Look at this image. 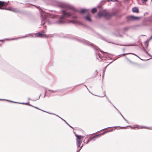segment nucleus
Here are the masks:
<instances>
[{
	"mask_svg": "<svg viewBox=\"0 0 152 152\" xmlns=\"http://www.w3.org/2000/svg\"><path fill=\"white\" fill-rule=\"evenodd\" d=\"M62 11L63 15L60 18V20L56 22V23L58 24H62L65 23L66 22L64 21V20L66 18L72 17L73 18H77L76 16L73 15V13L72 12H68L64 10H63Z\"/></svg>",
	"mask_w": 152,
	"mask_h": 152,
	"instance_id": "obj_1",
	"label": "nucleus"
},
{
	"mask_svg": "<svg viewBox=\"0 0 152 152\" xmlns=\"http://www.w3.org/2000/svg\"><path fill=\"white\" fill-rule=\"evenodd\" d=\"M41 22L43 26L46 27V26H44L45 24H50V23L49 21V19L47 17V16L44 14L42 13L41 15Z\"/></svg>",
	"mask_w": 152,
	"mask_h": 152,
	"instance_id": "obj_2",
	"label": "nucleus"
},
{
	"mask_svg": "<svg viewBox=\"0 0 152 152\" xmlns=\"http://www.w3.org/2000/svg\"><path fill=\"white\" fill-rule=\"evenodd\" d=\"M98 15L100 17L104 16L107 19L110 18L111 16V15L107 12L106 10L100 11L98 13Z\"/></svg>",
	"mask_w": 152,
	"mask_h": 152,
	"instance_id": "obj_3",
	"label": "nucleus"
},
{
	"mask_svg": "<svg viewBox=\"0 0 152 152\" xmlns=\"http://www.w3.org/2000/svg\"><path fill=\"white\" fill-rule=\"evenodd\" d=\"M75 136L77 137L76 139L77 142V147H79L80 146V144L82 142V140H81L82 138L84 137L83 136L81 135H78L77 134H75Z\"/></svg>",
	"mask_w": 152,
	"mask_h": 152,
	"instance_id": "obj_4",
	"label": "nucleus"
},
{
	"mask_svg": "<svg viewBox=\"0 0 152 152\" xmlns=\"http://www.w3.org/2000/svg\"><path fill=\"white\" fill-rule=\"evenodd\" d=\"M68 7L69 9H71V10L72 11H74L75 12H79L80 13H85L86 11H88V10L86 9H82L80 11H78L77 10L75 9L73 7H72L70 6H68Z\"/></svg>",
	"mask_w": 152,
	"mask_h": 152,
	"instance_id": "obj_5",
	"label": "nucleus"
},
{
	"mask_svg": "<svg viewBox=\"0 0 152 152\" xmlns=\"http://www.w3.org/2000/svg\"><path fill=\"white\" fill-rule=\"evenodd\" d=\"M126 18L128 22L134 21L139 19V17H135L133 16H127Z\"/></svg>",
	"mask_w": 152,
	"mask_h": 152,
	"instance_id": "obj_6",
	"label": "nucleus"
},
{
	"mask_svg": "<svg viewBox=\"0 0 152 152\" xmlns=\"http://www.w3.org/2000/svg\"><path fill=\"white\" fill-rule=\"evenodd\" d=\"M35 36L36 37H38L41 38L49 37H50L48 35H46L45 34H43L41 32H38L35 34Z\"/></svg>",
	"mask_w": 152,
	"mask_h": 152,
	"instance_id": "obj_7",
	"label": "nucleus"
},
{
	"mask_svg": "<svg viewBox=\"0 0 152 152\" xmlns=\"http://www.w3.org/2000/svg\"><path fill=\"white\" fill-rule=\"evenodd\" d=\"M77 41L80 42H81L84 44L88 45H91V46H93L92 44L89 42L88 41H86L84 39H77Z\"/></svg>",
	"mask_w": 152,
	"mask_h": 152,
	"instance_id": "obj_8",
	"label": "nucleus"
},
{
	"mask_svg": "<svg viewBox=\"0 0 152 152\" xmlns=\"http://www.w3.org/2000/svg\"><path fill=\"white\" fill-rule=\"evenodd\" d=\"M7 4V3L6 2L5 3L4 1H0V9H4L2 8L3 7L6 6Z\"/></svg>",
	"mask_w": 152,
	"mask_h": 152,
	"instance_id": "obj_9",
	"label": "nucleus"
},
{
	"mask_svg": "<svg viewBox=\"0 0 152 152\" xmlns=\"http://www.w3.org/2000/svg\"><path fill=\"white\" fill-rule=\"evenodd\" d=\"M97 137V135H96L93 136V137H89V138L87 142H86V143H88L89 141H91L92 140H95V138Z\"/></svg>",
	"mask_w": 152,
	"mask_h": 152,
	"instance_id": "obj_10",
	"label": "nucleus"
},
{
	"mask_svg": "<svg viewBox=\"0 0 152 152\" xmlns=\"http://www.w3.org/2000/svg\"><path fill=\"white\" fill-rule=\"evenodd\" d=\"M85 19L91 22V18L90 16L89 15H88L85 17Z\"/></svg>",
	"mask_w": 152,
	"mask_h": 152,
	"instance_id": "obj_11",
	"label": "nucleus"
},
{
	"mask_svg": "<svg viewBox=\"0 0 152 152\" xmlns=\"http://www.w3.org/2000/svg\"><path fill=\"white\" fill-rule=\"evenodd\" d=\"M132 10L133 12L138 13L139 12V10L137 7H134L132 8Z\"/></svg>",
	"mask_w": 152,
	"mask_h": 152,
	"instance_id": "obj_12",
	"label": "nucleus"
},
{
	"mask_svg": "<svg viewBox=\"0 0 152 152\" xmlns=\"http://www.w3.org/2000/svg\"><path fill=\"white\" fill-rule=\"evenodd\" d=\"M6 10H11L12 11L15 12H18V11L17 10L16 8H12L11 9L10 8H8L7 9H5Z\"/></svg>",
	"mask_w": 152,
	"mask_h": 152,
	"instance_id": "obj_13",
	"label": "nucleus"
},
{
	"mask_svg": "<svg viewBox=\"0 0 152 152\" xmlns=\"http://www.w3.org/2000/svg\"><path fill=\"white\" fill-rule=\"evenodd\" d=\"M107 99H108V101H109V102L110 103H111L113 105V106L118 111V112H119V113H120V115H122V114L119 111V110L112 104V103H111V101L110 100L108 99V98H107Z\"/></svg>",
	"mask_w": 152,
	"mask_h": 152,
	"instance_id": "obj_14",
	"label": "nucleus"
},
{
	"mask_svg": "<svg viewBox=\"0 0 152 152\" xmlns=\"http://www.w3.org/2000/svg\"><path fill=\"white\" fill-rule=\"evenodd\" d=\"M48 91H49L51 92V93H55L58 92V90L53 91V90H49Z\"/></svg>",
	"mask_w": 152,
	"mask_h": 152,
	"instance_id": "obj_15",
	"label": "nucleus"
},
{
	"mask_svg": "<svg viewBox=\"0 0 152 152\" xmlns=\"http://www.w3.org/2000/svg\"><path fill=\"white\" fill-rule=\"evenodd\" d=\"M96 12V9L95 8H93L92 10V13H94Z\"/></svg>",
	"mask_w": 152,
	"mask_h": 152,
	"instance_id": "obj_16",
	"label": "nucleus"
},
{
	"mask_svg": "<svg viewBox=\"0 0 152 152\" xmlns=\"http://www.w3.org/2000/svg\"><path fill=\"white\" fill-rule=\"evenodd\" d=\"M58 6L61 8H64L66 7L65 5L64 4H61L60 5Z\"/></svg>",
	"mask_w": 152,
	"mask_h": 152,
	"instance_id": "obj_17",
	"label": "nucleus"
},
{
	"mask_svg": "<svg viewBox=\"0 0 152 152\" xmlns=\"http://www.w3.org/2000/svg\"><path fill=\"white\" fill-rule=\"evenodd\" d=\"M133 54L137 56L136 54H134V53H124V54H122V55H127V54Z\"/></svg>",
	"mask_w": 152,
	"mask_h": 152,
	"instance_id": "obj_18",
	"label": "nucleus"
},
{
	"mask_svg": "<svg viewBox=\"0 0 152 152\" xmlns=\"http://www.w3.org/2000/svg\"><path fill=\"white\" fill-rule=\"evenodd\" d=\"M96 58L97 59H98V57H99V58H100V57L99 54H96Z\"/></svg>",
	"mask_w": 152,
	"mask_h": 152,
	"instance_id": "obj_19",
	"label": "nucleus"
},
{
	"mask_svg": "<svg viewBox=\"0 0 152 152\" xmlns=\"http://www.w3.org/2000/svg\"><path fill=\"white\" fill-rule=\"evenodd\" d=\"M68 23H75V22L73 20H70L69 21V22Z\"/></svg>",
	"mask_w": 152,
	"mask_h": 152,
	"instance_id": "obj_20",
	"label": "nucleus"
},
{
	"mask_svg": "<svg viewBox=\"0 0 152 152\" xmlns=\"http://www.w3.org/2000/svg\"><path fill=\"white\" fill-rule=\"evenodd\" d=\"M121 116H122V117L124 119V120H125V121H126L127 123H128V121L122 115H121Z\"/></svg>",
	"mask_w": 152,
	"mask_h": 152,
	"instance_id": "obj_21",
	"label": "nucleus"
},
{
	"mask_svg": "<svg viewBox=\"0 0 152 152\" xmlns=\"http://www.w3.org/2000/svg\"><path fill=\"white\" fill-rule=\"evenodd\" d=\"M145 128H146L147 129H152V127H145Z\"/></svg>",
	"mask_w": 152,
	"mask_h": 152,
	"instance_id": "obj_22",
	"label": "nucleus"
},
{
	"mask_svg": "<svg viewBox=\"0 0 152 152\" xmlns=\"http://www.w3.org/2000/svg\"><path fill=\"white\" fill-rule=\"evenodd\" d=\"M18 103H19V104H28V103H20V102H18Z\"/></svg>",
	"mask_w": 152,
	"mask_h": 152,
	"instance_id": "obj_23",
	"label": "nucleus"
},
{
	"mask_svg": "<svg viewBox=\"0 0 152 152\" xmlns=\"http://www.w3.org/2000/svg\"><path fill=\"white\" fill-rule=\"evenodd\" d=\"M40 96H41V95H39V97L38 98L36 99H35V100H32V101H36L37 100V99H39V98H40Z\"/></svg>",
	"mask_w": 152,
	"mask_h": 152,
	"instance_id": "obj_24",
	"label": "nucleus"
},
{
	"mask_svg": "<svg viewBox=\"0 0 152 152\" xmlns=\"http://www.w3.org/2000/svg\"><path fill=\"white\" fill-rule=\"evenodd\" d=\"M64 122L67 124L68 126H70V125H69V124H68V123L65 120H64Z\"/></svg>",
	"mask_w": 152,
	"mask_h": 152,
	"instance_id": "obj_25",
	"label": "nucleus"
},
{
	"mask_svg": "<svg viewBox=\"0 0 152 152\" xmlns=\"http://www.w3.org/2000/svg\"><path fill=\"white\" fill-rule=\"evenodd\" d=\"M52 114H53V115H55V114H53V113H52ZM56 115V116H58V117H59L60 118H61V119H62V120H63V121H64V119H63V118H61L60 117L58 116V115Z\"/></svg>",
	"mask_w": 152,
	"mask_h": 152,
	"instance_id": "obj_26",
	"label": "nucleus"
},
{
	"mask_svg": "<svg viewBox=\"0 0 152 152\" xmlns=\"http://www.w3.org/2000/svg\"><path fill=\"white\" fill-rule=\"evenodd\" d=\"M143 2H146L147 0H141Z\"/></svg>",
	"mask_w": 152,
	"mask_h": 152,
	"instance_id": "obj_27",
	"label": "nucleus"
},
{
	"mask_svg": "<svg viewBox=\"0 0 152 152\" xmlns=\"http://www.w3.org/2000/svg\"><path fill=\"white\" fill-rule=\"evenodd\" d=\"M114 127V126H113V127H107V128H105V129H102L101 130H104V129H107V128H111V127Z\"/></svg>",
	"mask_w": 152,
	"mask_h": 152,
	"instance_id": "obj_28",
	"label": "nucleus"
},
{
	"mask_svg": "<svg viewBox=\"0 0 152 152\" xmlns=\"http://www.w3.org/2000/svg\"><path fill=\"white\" fill-rule=\"evenodd\" d=\"M27 37H28L27 36H24L22 37H20V38H23Z\"/></svg>",
	"mask_w": 152,
	"mask_h": 152,
	"instance_id": "obj_29",
	"label": "nucleus"
},
{
	"mask_svg": "<svg viewBox=\"0 0 152 152\" xmlns=\"http://www.w3.org/2000/svg\"><path fill=\"white\" fill-rule=\"evenodd\" d=\"M105 95V93H104V96H100V97H104Z\"/></svg>",
	"mask_w": 152,
	"mask_h": 152,
	"instance_id": "obj_30",
	"label": "nucleus"
},
{
	"mask_svg": "<svg viewBox=\"0 0 152 152\" xmlns=\"http://www.w3.org/2000/svg\"><path fill=\"white\" fill-rule=\"evenodd\" d=\"M34 107L35 108H36V109H39V110H40V109H39V108H38V107Z\"/></svg>",
	"mask_w": 152,
	"mask_h": 152,
	"instance_id": "obj_31",
	"label": "nucleus"
},
{
	"mask_svg": "<svg viewBox=\"0 0 152 152\" xmlns=\"http://www.w3.org/2000/svg\"><path fill=\"white\" fill-rule=\"evenodd\" d=\"M29 105L30 106H32V107H34V106H33L32 105H31V104H29Z\"/></svg>",
	"mask_w": 152,
	"mask_h": 152,
	"instance_id": "obj_32",
	"label": "nucleus"
},
{
	"mask_svg": "<svg viewBox=\"0 0 152 152\" xmlns=\"http://www.w3.org/2000/svg\"><path fill=\"white\" fill-rule=\"evenodd\" d=\"M45 94H46V90H45Z\"/></svg>",
	"mask_w": 152,
	"mask_h": 152,
	"instance_id": "obj_33",
	"label": "nucleus"
},
{
	"mask_svg": "<svg viewBox=\"0 0 152 152\" xmlns=\"http://www.w3.org/2000/svg\"><path fill=\"white\" fill-rule=\"evenodd\" d=\"M10 101L11 102H14V103H17V102H13V101Z\"/></svg>",
	"mask_w": 152,
	"mask_h": 152,
	"instance_id": "obj_34",
	"label": "nucleus"
},
{
	"mask_svg": "<svg viewBox=\"0 0 152 152\" xmlns=\"http://www.w3.org/2000/svg\"><path fill=\"white\" fill-rule=\"evenodd\" d=\"M105 71H103V76L104 75V73Z\"/></svg>",
	"mask_w": 152,
	"mask_h": 152,
	"instance_id": "obj_35",
	"label": "nucleus"
},
{
	"mask_svg": "<svg viewBox=\"0 0 152 152\" xmlns=\"http://www.w3.org/2000/svg\"><path fill=\"white\" fill-rule=\"evenodd\" d=\"M83 146V145H82V146H80V149L81 148H82V147Z\"/></svg>",
	"mask_w": 152,
	"mask_h": 152,
	"instance_id": "obj_36",
	"label": "nucleus"
},
{
	"mask_svg": "<svg viewBox=\"0 0 152 152\" xmlns=\"http://www.w3.org/2000/svg\"><path fill=\"white\" fill-rule=\"evenodd\" d=\"M100 51L101 52H103V51H101V50H100Z\"/></svg>",
	"mask_w": 152,
	"mask_h": 152,
	"instance_id": "obj_37",
	"label": "nucleus"
},
{
	"mask_svg": "<svg viewBox=\"0 0 152 152\" xmlns=\"http://www.w3.org/2000/svg\"><path fill=\"white\" fill-rule=\"evenodd\" d=\"M0 100H5L4 99H0Z\"/></svg>",
	"mask_w": 152,
	"mask_h": 152,
	"instance_id": "obj_38",
	"label": "nucleus"
},
{
	"mask_svg": "<svg viewBox=\"0 0 152 152\" xmlns=\"http://www.w3.org/2000/svg\"><path fill=\"white\" fill-rule=\"evenodd\" d=\"M145 50V51L146 52V53H147V54H148V52H147L145 51V50Z\"/></svg>",
	"mask_w": 152,
	"mask_h": 152,
	"instance_id": "obj_39",
	"label": "nucleus"
},
{
	"mask_svg": "<svg viewBox=\"0 0 152 152\" xmlns=\"http://www.w3.org/2000/svg\"><path fill=\"white\" fill-rule=\"evenodd\" d=\"M14 39H11V40H14Z\"/></svg>",
	"mask_w": 152,
	"mask_h": 152,
	"instance_id": "obj_40",
	"label": "nucleus"
},
{
	"mask_svg": "<svg viewBox=\"0 0 152 152\" xmlns=\"http://www.w3.org/2000/svg\"><path fill=\"white\" fill-rule=\"evenodd\" d=\"M127 126L131 127L130 126Z\"/></svg>",
	"mask_w": 152,
	"mask_h": 152,
	"instance_id": "obj_41",
	"label": "nucleus"
},
{
	"mask_svg": "<svg viewBox=\"0 0 152 152\" xmlns=\"http://www.w3.org/2000/svg\"><path fill=\"white\" fill-rule=\"evenodd\" d=\"M129 45H125V46H129Z\"/></svg>",
	"mask_w": 152,
	"mask_h": 152,
	"instance_id": "obj_42",
	"label": "nucleus"
},
{
	"mask_svg": "<svg viewBox=\"0 0 152 152\" xmlns=\"http://www.w3.org/2000/svg\"><path fill=\"white\" fill-rule=\"evenodd\" d=\"M109 65V64H107V66L108 65Z\"/></svg>",
	"mask_w": 152,
	"mask_h": 152,
	"instance_id": "obj_43",
	"label": "nucleus"
},
{
	"mask_svg": "<svg viewBox=\"0 0 152 152\" xmlns=\"http://www.w3.org/2000/svg\"><path fill=\"white\" fill-rule=\"evenodd\" d=\"M152 21V20H151Z\"/></svg>",
	"mask_w": 152,
	"mask_h": 152,
	"instance_id": "obj_44",
	"label": "nucleus"
}]
</instances>
